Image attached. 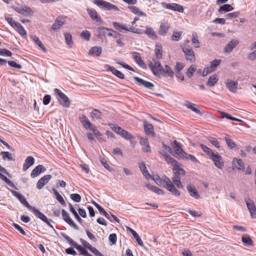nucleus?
<instances>
[{
    "instance_id": "obj_1",
    "label": "nucleus",
    "mask_w": 256,
    "mask_h": 256,
    "mask_svg": "<svg viewBox=\"0 0 256 256\" xmlns=\"http://www.w3.org/2000/svg\"><path fill=\"white\" fill-rule=\"evenodd\" d=\"M148 66L156 76H160V74H165L170 77L174 76V72L171 68L167 65L163 68L160 62L155 58H152V61L148 62Z\"/></svg>"
},
{
    "instance_id": "obj_2",
    "label": "nucleus",
    "mask_w": 256,
    "mask_h": 256,
    "mask_svg": "<svg viewBox=\"0 0 256 256\" xmlns=\"http://www.w3.org/2000/svg\"><path fill=\"white\" fill-rule=\"evenodd\" d=\"M54 91L58 96L57 98L60 104L64 107L68 108L70 104L68 98L58 88H54Z\"/></svg>"
},
{
    "instance_id": "obj_3",
    "label": "nucleus",
    "mask_w": 256,
    "mask_h": 256,
    "mask_svg": "<svg viewBox=\"0 0 256 256\" xmlns=\"http://www.w3.org/2000/svg\"><path fill=\"white\" fill-rule=\"evenodd\" d=\"M94 4L102 8L109 10H118V8L116 6L104 0H94Z\"/></svg>"
},
{
    "instance_id": "obj_4",
    "label": "nucleus",
    "mask_w": 256,
    "mask_h": 256,
    "mask_svg": "<svg viewBox=\"0 0 256 256\" xmlns=\"http://www.w3.org/2000/svg\"><path fill=\"white\" fill-rule=\"evenodd\" d=\"M173 148L174 150H172V154L176 158H184L185 156L187 155V154L180 148V143L176 140L174 142Z\"/></svg>"
},
{
    "instance_id": "obj_5",
    "label": "nucleus",
    "mask_w": 256,
    "mask_h": 256,
    "mask_svg": "<svg viewBox=\"0 0 256 256\" xmlns=\"http://www.w3.org/2000/svg\"><path fill=\"white\" fill-rule=\"evenodd\" d=\"M246 206L252 218H256V207L253 200L249 198H245Z\"/></svg>"
},
{
    "instance_id": "obj_6",
    "label": "nucleus",
    "mask_w": 256,
    "mask_h": 256,
    "mask_svg": "<svg viewBox=\"0 0 256 256\" xmlns=\"http://www.w3.org/2000/svg\"><path fill=\"white\" fill-rule=\"evenodd\" d=\"M182 50L187 60L191 62L195 61V54L192 48L184 46L182 48Z\"/></svg>"
},
{
    "instance_id": "obj_7",
    "label": "nucleus",
    "mask_w": 256,
    "mask_h": 256,
    "mask_svg": "<svg viewBox=\"0 0 256 256\" xmlns=\"http://www.w3.org/2000/svg\"><path fill=\"white\" fill-rule=\"evenodd\" d=\"M112 129L118 134L126 140H130L133 138L130 132L120 127L114 126Z\"/></svg>"
},
{
    "instance_id": "obj_8",
    "label": "nucleus",
    "mask_w": 256,
    "mask_h": 256,
    "mask_svg": "<svg viewBox=\"0 0 256 256\" xmlns=\"http://www.w3.org/2000/svg\"><path fill=\"white\" fill-rule=\"evenodd\" d=\"M210 158L213 161L214 165L217 168L220 169H222L224 166V164L222 158L221 156L218 154H214L212 155Z\"/></svg>"
},
{
    "instance_id": "obj_9",
    "label": "nucleus",
    "mask_w": 256,
    "mask_h": 256,
    "mask_svg": "<svg viewBox=\"0 0 256 256\" xmlns=\"http://www.w3.org/2000/svg\"><path fill=\"white\" fill-rule=\"evenodd\" d=\"M113 26L117 30H119L120 32H122V30H125L126 31L130 32H132L134 33L138 32L137 30H136L135 28L132 27V26H130V28H128V27L125 26L124 25L122 24L116 22H114Z\"/></svg>"
},
{
    "instance_id": "obj_10",
    "label": "nucleus",
    "mask_w": 256,
    "mask_h": 256,
    "mask_svg": "<svg viewBox=\"0 0 256 256\" xmlns=\"http://www.w3.org/2000/svg\"><path fill=\"white\" fill-rule=\"evenodd\" d=\"M62 218L70 226H73L75 230H78V227L70 218L68 213L64 210H62Z\"/></svg>"
},
{
    "instance_id": "obj_11",
    "label": "nucleus",
    "mask_w": 256,
    "mask_h": 256,
    "mask_svg": "<svg viewBox=\"0 0 256 256\" xmlns=\"http://www.w3.org/2000/svg\"><path fill=\"white\" fill-rule=\"evenodd\" d=\"M238 44V41L236 40H232L226 44L224 48V52L226 54H230L232 50L235 48Z\"/></svg>"
},
{
    "instance_id": "obj_12",
    "label": "nucleus",
    "mask_w": 256,
    "mask_h": 256,
    "mask_svg": "<svg viewBox=\"0 0 256 256\" xmlns=\"http://www.w3.org/2000/svg\"><path fill=\"white\" fill-rule=\"evenodd\" d=\"M52 177L50 174L45 175L42 176L38 180L36 184V188L38 190H41L45 184L48 182Z\"/></svg>"
},
{
    "instance_id": "obj_13",
    "label": "nucleus",
    "mask_w": 256,
    "mask_h": 256,
    "mask_svg": "<svg viewBox=\"0 0 256 256\" xmlns=\"http://www.w3.org/2000/svg\"><path fill=\"white\" fill-rule=\"evenodd\" d=\"M14 10L18 13L24 16H28L32 14L31 8L27 6H18L14 8Z\"/></svg>"
},
{
    "instance_id": "obj_14",
    "label": "nucleus",
    "mask_w": 256,
    "mask_h": 256,
    "mask_svg": "<svg viewBox=\"0 0 256 256\" xmlns=\"http://www.w3.org/2000/svg\"><path fill=\"white\" fill-rule=\"evenodd\" d=\"M88 12L90 15L91 18L96 22L99 23L100 24H102V20H101L100 18L98 16L97 12L96 10L94 9H87Z\"/></svg>"
},
{
    "instance_id": "obj_15",
    "label": "nucleus",
    "mask_w": 256,
    "mask_h": 256,
    "mask_svg": "<svg viewBox=\"0 0 256 256\" xmlns=\"http://www.w3.org/2000/svg\"><path fill=\"white\" fill-rule=\"evenodd\" d=\"M46 170V168L42 164H39L36 166L34 169L32 170L30 176L32 178H34L38 176L41 172H43Z\"/></svg>"
},
{
    "instance_id": "obj_16",
    "label": "nucleus",
    "mask_w": 256,
    "mask_h": 256,
    "mask_svg": "<svg viewBox=\"0 0 256 256\" xmlns=\"http://www.w3.org/2000/svg\"><path fill=\"white\" fill-rule=\"evenodd\" d=\"M78 118L83 126L86 130L92 124L89 120L83 114H80Z\"/></svg>"
},
{
    "instance_id": "obj_17",
    "label": "nucleus",
    "mask_w": 256,
    "mask_h": 256,
    "mask_svg": "<svg viewBox=\"0 0 256 256\" xmlns=\"http://www.w3.org/2000/svg\"><path fill=\"white\" fill-rule=\"evenodd\" d=\"M134 78L140 84L144 86L146 88L152 89L154 87V84L150 82L146 81L137 76L134 77Z\"/></svg>"
},
{
    "instance_id": "obj_18",
    "label": "nucleus",
    "mask_w": 256,
    "mask_h": 256,
    "mask_svg": "<svg viewBox=\"0 0 256 256\" xmlns=\"http://www.w3.org/2000/svg\"><path fill=\"white\" fill-rule=\"evenodd\" d=\"M140 144L142 145V149L144 152H150V148L147 138H141L140 140Z\"/></svg>"
},
{
    "instance_id": "obj_19",
    "label": "nucleus",
    "mask_w": 256,
    "mask_h": 256,
    "mask_svg": "<svg viewBox=\"0 0 256 256\" xmlns=\"http://www.w3.org/2000/svg\"><path fill=\"white\" fill-rule=\"evenodd\" d=\"M104 68H106L107 70L112 72L117 77L121 79H124V75L120 71L117 70L108 64H106Z\"/></svg>"
},
{
    "instance_id": "obj_20",
    "label": "nucleus",
    "mask_w": 256,
    "mask_h": 256,
    "mask_svg": "<svg viewBox=\"0 0 256 256\" xmlns=\"http://www.w3.org/2000/svg\"><path fill=\"white\" fill-rule=\"evenodd\" d=\"M64 22L65 21L63 18H58L52 24L51 29L54 30H56L60 29L64 24Z\"/></svg>"
},
{
    "instance_id": "obj_21",
    "label": "nucleus",
    "mask_w": 256,
    "mask_h": 256,
    "mask_svg": "<svg viewBox=\"0 0 256 256\" xmlns=\"http://www.w3.org/2000/svg\"><path fill=\"white\" fill-rule=\"evenodd\" d=\"M34 162V159L32 156H28L23 165L22 170L24 171H26L30 166H32Z\"/></svg>"
},
{
    "instance_id": "obj_22",
    "label": "nucleus",
    "mask_w": 256,
    "mask_h": 256,
    "mask_svg": "<svg viewBox=\"0 0 256 256\" xmlns=\"http://www.w3.org/2000/svg\"><path fill=\"white\" fill-rule=\"evenodd\" d=\"M30 210L38 218L44 222L47 221L48 218L35 207L32 206Z\"/></svg>"
},
{
    "instance_id": "obj_23",
    "label": "nucleus",
    "mask_w": 256,
    "mask_h": 256,
    "mask_svg": "<svg viewBox=\"0 0 256 256\" xmlns=\"http://www.w3.org/2000/svg\"><path fill=\"white\" fill-rule=\"evenodd\" d=\"M184 106H186L187 108L190 109L192 111L194 112L196 114L202 116V113L200 112V110L198 108V106L194 104L190 103L189 102H186L184 104Z\"/></svg>"
},
{
    "instance_id": "obj_24",
    "label": "nucleus",
    "mask_w": 256,
    "mask_h": 256,
    "mask_svg": "<svg viewBox=\"0 0 256 256\" xmlns=\"http://www.w3.org/2000/svg\"><path fill=\"white\" fill-rule=\"evenodd\" d=\"M238 82L230 80L226 83V86L228 90L232 92H236L238 88Z\"/></svg>"
},
{
    "instance_id": "obj_25",
    "label": "nucleus",
    "mask_w": 256,
    "mask_h": 256,
    "mask_svg": "<svg viewBox=\"0 0 256 256\" xmlns=\"http://www.w3.org/2000/svg\"><path fill=\"white\" fill-rule=\"evenodd\" d=\"M134 58L137 64L142 68H146V65L143 60H142L140 54L136 52H132Z\"/></svg>"
},
{
    "instance_id": "obj_26",
    "label": "nucleus",
    "mask_w": 256,
    "mask_h": 256,
    "mask_svg": "<svg viewBox=\"0 0 256 256\" xmlns=\"http://www.w3.org/2000/svg\"><path fill=\"white\" fill-rule=\"evenodd\" d=\"M187 188L191 196L196 199L200 198V194L194 186L189 184Z\"/></svg>"
},
{
    "instance_id": "obj_27",
    "label": "nucleus",
    "mask_w": 256,
    "mask_h": 256,
    "mask_svg": "<svg viewBox=\"0 0 256 256\" xmlns=\"http://www.w3.org/2000/svg\"><path fill=\"white\" fill-rule=\"evenodd\" d=\"M232 164L237 169L244 170V164L242 160L234 158L232 160Z\"/></svg>"
},
{
    "instance_id": "obj_28",
    "label": "nucleus",
    "mask_w": 256,
    "mask_h": 256,
    "mask_svg": "<svg viewBox=\"0 0 256 256\" xmlns=\"http://www.w3.org/2000/svg\"><path fill=\"white\" fill-rule=\"evenodd\" d=\"M32 40L39 46L44 52H46V48L42 44L39 38L36 36H31Z\"/></svg>"
},
{
    "instance_id": "obj_29",
    "label": "nucleus",
    "mask_w": 256,
    "mask_h": 256,
    "mask_svg": "<svg viewBox=\"0 0 256 256\" xmlns=\"http://www.w3.org/2000/svg\"><path fill=\"white\" fill-rule=\"evenodd\" d=\"M145 186L148 189H149L150 190L158 194H164V191L160 189L158 187L152 186L150 184H146Z\"/></svg>"
},
{
    "instance_id": "obj_30",
    "label": "nucleus",
    "mask_w": 256,
    "mask_h": 256,
    "mask_svg": "<svg viewBox=\"0 0 256 256\" xmlns=\"http://www.w3.org/2000/svg\"><path fill=\"white\" fill-rule=\"evenodd\" d=\"M92 204L97 208L100 213L104 216L107 218L111 220L110 215L105 210L95 202H92Z\"/></svg>"
},
{
    "instance_id": "obj_31",
    "label": "nucleus",
    "mask_w": 256,
    "mask_h": 256,
    "mask_svg": "<svg viewBox=\"0 0 256 256\" xmlns=\"http://www.w3.org/2000/svg\"><path fill=\"white\" fill-rule=\"evenodd\" d=\"M170 26L168 24H162L160 26L158 34L161 36H165Z\"/></svg>"
},
{
    "instance_id": "obj_32",
    "label": "nucleus",
    "mask_w": 256,
    "mask_h": 256,
    "mask_svg": "<svg viewBox=\"0 0 256 256\" xmlns=\"http://www.w3.org/2000/svg\"><path fill=\"white\" fill-rule=\"evenodd\" d=\"M242 241L246 246H254L252 240L250 236L248 234H244L242 236Z\"/></svg>"
},
{
    "instance_id": "obj_33",
    "label": "nucleus",
    "mask_w": 256,
    "mask_h": 256,
    "mask_svg": "<svg viewBox=\"0 0 256 256\" xmlns=\"http://www.w3.org/2000/svg\"><path fill=\"white\" fill-rule=\"evenodd\" d=\"M102 52V48L100 47L94 46L90 48L89 51V54L100 56Z\"/></svg>"
},
{
    "instance_id": "obj_34",
    "label": "nucleus",
    "mask_w": 256,
    "mask_h": 256,
    "mask_svg": "<svg viewBox=\"0 0 256 256\" xmlns=\"http://www.w3.org/2000/svg\"><path fill=\"white\" fill-rule=\"evenodd\" d=\"M218 81V78L217 76L216 75H213L210 77L206 84L209 86H214Z\"/></svg>"
},
{
    "instance_id": "obj_35",
    "label": "nucleus",
    "mask_w": 256,
    "mask_h": 256,
    "mask_svg": "<svg viewBox=\"0 0 256 256\" xmlns=\"http://www.w3.org/2000/svg\"><path fill=\"white\" fill-rule=\"evenodd\" d=\"M173 170L174 172L178 176H184L185 175V171L184 169L180 168L179 167V164L175 165L173 168Z\"/></svg>"
},
{
    "instance_id": "obj_36",
    "label": "nucleus",
    "mask_w": 256,
    "mask_h": 256,
    "mask_svg": "<svg viewBox=\"0 0 256 256\" xmlns=\"http://www.w3.org/2000/svg\"><path fill=\"white\" fill-rule=\"evenodd\" d=\"M144 128L145 132L146 134H154V128L152 124L148 123L146 122H144Z\"/></svg>"
},
{
    "instance_id": "obj_37",
    "label": "nucleus",
    "mask_w": 256,
    "mask_h": 256,
    "mask_svg": "<svg viewBox=\"0 0 256 256\" xmlns=\"http://www.w3.org/2000/svg\"><path fill=\"white\" fill-rule=\"evenodd\" d=\"M162 46L160 45L156 44L155 54L156 58L158 60L162 59Z\"/></svg>"
},
{
    "instance_id": "obj_38",
    "label": "nucleus",
    "mask_w": 256,
    "mask_h": 256,
    "mask_svg": "<svg viewBox=\"0 0 256 256\" xmlns=\"http://www.w3.org/2000/svg\"><path fill=\"white\" fill-rule=\"evenodd\" d=\"M69 207H70V210L71 212L74 215L75 218L77 220V221L80 222V224H82V218L79 216L78 214L74 208L72 206V204H69Z\"/></svg>"
},
{
    "instance_id": "obj_39",
    "label": "nucleus",
    "mask_w": 256,
    "mask_h": 256,
    "mask_svg": "<svg viewBox=\"0 0 256 256\" xmlns=\"http://www.w3.org/2000/svg\"><path fill=\"white\" fill-rule=\"evenodd\" d=\"M234 10V8L229 4H225L220 6L218 9L219 12L221 13L222 12H230Z\"/></svg>"
},
{
    "instance_id": "obj_40",
    "label": "nucleus",
    "mask_w": 256,
    "mask_h": 256,
    "mask_svg": "<svg viewBox=\"0 0 256 256\" xmlns=\"http://www.w3.org/2000/svg\"><path fill=\"white\" fill-rule=\"evenodd\" d=\"M90 116L93 119L99 120L101 118L102 113L98 109H94L90 114Z\"/></svg>"
},
{
    "instance_id": "obj_41",
    "label": "nucleus",
    "mask_w": 256,
    "mask_h": 256,
    "mask_svg": "<svg viewBox=\"0 0 256 256\" xmlns=\"http://www.w3.org/2000/svg\"><path fill=\"white\" fill-rule=\"evenodd\" d=\"M226 142L228 144V146L231 149H233L236 148V144L232 140L230 136H227L225 137Z\"/></svg>"
},
{
    "instance_id": "obj_42",
    "label": "nucleus",
    "mask_w": 256,
    "mask_h": 256,
    "mask_svg": "<svg viewBox=\"0 0 256 256\" xmlns=\"http://www.w3.org/2000/svg\"><path fill=\"white\" fill-rule=\"evenodd\" d=\"M167 190L172 193L174 194L179 196L180 195V192L175 188L174 185L172 184L168 186H166Z\"/></svg>"
},
{
    "instance_id": "obj_43",
    "label": "nucleus",
    "mask_w": 256,
    "mask_h": 256,
    "mask_svg": "<svg viewBox=\"0 0 256 256\" xmlns=\"http://www.w3.org/2000/svg\"><path fill=\"white\" fill-rule=\"evenodd\" d=\"M146 34L152 39H156L157 38V36L152 28H148L146 30Z\"/></svg>"
},
{
    "instance_id": "obj_44",
    "label": "nucleus",
    "mask_w": 256,
    "mask_h": 256,
    "mask_svg": "<svg viewBox=\"0 0 256 256\" xmlns=\"http://www.w3.org/2000/svg\"><path fill=\"white\" fill-rule=\"evenodd\" d=\"M17 198L19 200L20 202L24 205L25 206H26L27 208H28L29 210L32 207L28 202L26 201V200L25 199V198L24 197V196L20 194V196H18Z\"/></svg>"
},
{
    "instance_id": "obj_45",
    "label": "nucleus",
    "mask_w": 256,
    "mask_h": 256,
    "mask_svg": "<svg viewBox=\"0 0 256 256\" xmlns=\"http://www.w3.org/2000/svg\"><path fill=\"white\" fill-rule=\"evenodd\" d=\"M200 148L202 150L209 156L210 158L212 155L214 154L210 148L204 144H201Z\"/></svg>"
},
{
    "instance_id": "obj_46",
    "label": "nucleus",
    "mask_w": 256,
    "mask_h": 256,
    "mask_svg": "<svg viewBox=\"0 0 256 256\" xmlns=\"http://www.w3.org/2000/svg\"><path fill=\"white\" fill-rule=\"evenodd\" d=\"M78 251L80 252L81 254H82L84 256H88L89 253L88 251L82 246L77 244L76 246L74 247Z\"/></svg>"
},
{
    "instance_id": "obj_47",
    "label": "nucleus",
    "mask_w": 256,
    "mask_h": 256,
    "mask_svg": "<svg viewBox=\"0 0 256 256\" xmlns=\"http://www.w3.org/2000/svg\"><path fill=\"white\" fill-rule=\"evenodd\" d=\"M140 168V170L142 172L143 174L144 175V176L146 178H148V176H150V175L147 170L146 167V164L142 162L140 164H139Z\"/></svg>"
},
{
    "instance_id": "obj_48",
    "label": "nucleus",
    "mask_w": 256,
    "mask_h": 256,
    "mask_svg": "<svg viewBox=\"0 0 256 256\" xmlns=\"http://www.w3.org/2000/svg\"><path fill=\"white\" fill-rule=\"evenodd\" d=\"M166 162L168 164H171L174 166L177 164H178V162L175 160L173 158H172L170 154L166 156L164 158Z\"/></svg>"
},
{
    "instance_id": "obj_49",
    "label": "nucleus",
    "mask_w": 256,
    "mask_h": 256,
    "mask_svg": "<svg viewBox=\"0 0 256 256\" xmlns=\"http://www.w3.org/2000/svg\"><path fill=\"white\" fill-rule=\"evenodd\" d=\"M115 61L118 64L121 65L124 68L130 70H131V71H134V68L130 66L129 65L126 64L122 60H115Z\"/></svg>"
},
{
    "instance_id": "obj_50",
    "label": "nucleus",
    "mask_w": 256,
    "mask_h": 256,
    "mask_svg": "<svg viewBox=\"0 0 256 256\" xmlns=\"http://www.w3.org/2000/svg\"><path fill=\"white\" fill-rule=\"evenodd\" d=\"M220 60H214L210 62V71H214L216 68L218 66L220 63Z\"/></svg>"
},
{
    "instance_id": "obj_51",
    "label": "nucleus",
    "mask_w": 256,
    "mask_h": 256,
    "mask_svg": "<svg viewBox=\"0 0 256 256\" xmlns=\"http://www.w3.org/2000/svg\"><path fill=\"white\" fill-rule=\"evenodd\" d=\"M64 36L66 44L72 48V41L71 34L70 33H66L64 34Z\"/></svg>"
},
{
    "instance_id": "obj_52",
    "label": "nucleus",
    "mask_w": 256,
    "mask_h": 256,
    "mask_svg": "<svg viewBox=\"0 0 256 256\" xmlns=\"http://www.w3.org/2000/svg\"><path fill=\"white\" fill-rule=\"evenodd\" d=\"M192 36V44H194L196 48H198L200 47L199 41L198 40V37L196 34V32H193Z\"/></svg>"
},
{
    "instance_id": "obj_53",
    "label": "nucleus",
    "mask_w": 256,
    "mask_h": 256,
    "mask_svg": "<svg viewBox=\"0 0 256 256\" xmlns=\"http://www.w3.org/2000/svg\"><path fill=\"white\" fill-rule=\"evenodd\" d=\"M0 178L3 180H4L12 188L14 187V184L11 182V180L2 174L1 172H0Z\"/></svg>"
},
{
    "instance_id": "obj_54",
    "label": "nucleus",
    "mask_w": 256,
    "mask_h": 256,
    "mask_svg": "<svg viewBox=\"0 0 256 256\" xmlns=\"http://www.w3.org/2000/svg\"><path fill=\"white\" fill-rule=\"evenodd\" d=\"M196 70V66L194 65L191 66L186 72V75L188 78H191L194 72Z\"/></svg>"
},
{
    "instance_id": "obj_55",
    "label": "nucleus",
    "mask_w": 256,
    "mask_h": 256,
    "mask_svg": "<svg viewBox=\"0 0 256 256\" xmlns=\"http://www.w3.org/2000/svg\"><path fill=\"white\" fill-rule=\"evenodd\" d=\"M70 198L76 202H80L82 199L80 196L77 194H70Z\"/></svg>"
},
{
    "instance_id": "obj_56",
    "label": "nucleus",
    "mask_w": 256,
    "mask_h": 256,
    "mask_svg": "<svg viewBox=\"0 0 256 256\" xmlns=\"http://www.w3.org/2000/svg\"><path fill=\"white\" fill-rule=\"evenodd\" d=\"M182 32H174L172 36V40L174 41H178L182 35Z\"/></svg>"
},
{
    "instance_id": "obj_57",
    "label": "nucleus",
    "mask_w": 256,
    "mask_h": 256,
    "mask_svg": "<svg viewBox=\"0 0 256 256\" xmlns=\"http://www.w3.org/2000/svg\"><path fill=\"white\" fill-rule=\"evenodd\" d=\"M1 154L2 156V158L4 160H6V158L9 160H12V154L8 152H2Z\"/></svg>"
},
{
    "instance_id": "obj_58",
    "label": "nucleus",
    "mask_w": 256,
    "mask_h": 256,
    "mask_svg": "<svg viewBox=\"0 0 256 256\" xmlns=\"http://www.w3.org/2000/svg\"><path fill=\"white\" fill-rule=\"evenodd\" d=\"M63 237L70 244L75 247L76 245L78 244L76 242H75L72 238H71L70 236H68L66 234H62Z\"/></svg>"
},
{
    "instance_id": "obj_59",
    "label": "nucleus",
    "mask_w": 256,
    "mask_h": 256,
    "mask_svg": "<svg viewBox=\"0 0 256 256\" xmlns=\"http://www.w3.org/2000/svg\"><path fill=\"white\" fill-rule=\"evenodd\" d=\"M209 141L216 148H220V142L218 141V140L216 138H210L209 139Z\"/></svg>"
},
{
    "instance_id": "obj_60",
    "label": "nucleus",
    "mask_w": 256,
    "mask_h": 256,
    "mask_svg": "<svg viewBox=\"0 0 256 256\" xmlns=\"http://www.w3.org/2000/svg\"><path fill=\"white\" fill-rule=\"evenodd\" d=\"M173 9L172 10L174 11H177L180 12H184V8L183 7L177 4H174V5L173 6Z\"/></svg>"
},
{
    "instance_id": "obj_61",
    "label": "nucleus",
    "mask_w": 256,
    "mask_h": 256,
    "mask_svg": "<svg viewBox=\"0 0 256 256\" xmlns=\"http://www.w3.org/2000/svg\"><path fill=\"white\" fill-rule=\"evenodd\" d=\"M82 37L86 40H89L90 34L88 30H84L81 34Z\"/></svg>"
},
{
    "instance_id": "obj_62",
    "label": "nucleus",
    "mask_w": 256,
    "mask_h": 256,
    "mask_svg": "<svg viewBox=\"0 0 256 256\" xmlns=\"http://www.w3.org/2000/svg\"><path fill=\"white\" fill-rule=\"evenodd\" d=\"M8 65L12 67L20 69L22 68L21 65L17 64L16 62L13 60H10L8 62Z\"/></svg>"
},
{
    "instance_id": "obj_63",
    "label": "nucleus",
    "mask_w": 256,
    "mask_h": 256,
    "mask_svg": "<svg viewBox=\"0 0 256 256\" xmlns=\"http://www.w3.org/2000/svg\"><path fill=\"white\" fill-rule=\"evenodd\" d=\"M0 54L4 56H10L12 52L6 49H0Z\"/></svg>"
},
{
    "instance_id": "obj_64",
    "label": "nucleus",
    "mask_w": 256,
    "mask_h": 256,
    "mask_svg": "<svg viewBox=\"0 0 256 256\" xmlns=\"http://www.w3.org/2000/svg\"><path fill=\"white\" fill-rule=\"evenodd\" d=\"M80 242L84 248H88L89 250L92 248L91 244L86 240L80 238Z\"/></svg>"
}]
</instances>
